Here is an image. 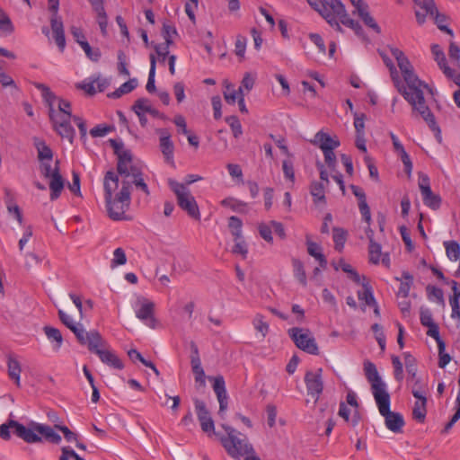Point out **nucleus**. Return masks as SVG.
<instances>
[{"instance_id":"51","label":"nucleus","mask_w":460,"mask_h":460,"mask_svg":"<svg viewBox=\"0 0 460 460\" xmlns=\"http://www.w3.org/2000/svg\"><path fill=\"white\" fill-rule=\"evenodd\" d=\"M242 226L243 222L239 217L232 216L228 218V227L234 238L242 236Z\"/></svg>"},{"instance_id":"55","label":"nucleus","mask_w":460,"mask_h":460,"mask_svg":"<svg viewBox=\"0 0 460 460\" xmlns=\"http://www.w3.org/2000/svg\"><path fill=\"white\" fill-rule=\"evenodd\" d=\"M226 121L230 126L234 137L238 138L243 134V128L239 119L236 116H229L226 118Z\"/></svg>"},{"instance_id":"3","label":"nucleus","mask_w":460,"mask_h":460,"mask_svg":"<svg viewBox=\"0 0 460 460\" xmlns=\"http://www.w3.org/2000/svg\"><path fill=\"white\" fill-rule=\"evenodd\" d=\"M58 110L54 109L53 115H50L49 119L57 133L72 144L75 131L70 123L72 118L71 103L64 99H58Z\"/></svg>"},{"instance_id":"11","label":"nucleus","mask_w":460,"mask_h":460,"mask_svg":"<svg viewBox=\"0 0 460 460\" xmlns=\"http://www.w3.org/2000/svg\"><path fill=\"white\" fill-rule=\"evenodd\" d=\"M411 394L416 398V402L412 409V418L419 423H423L427 415V398L426 391L421 386L420 379L416 380L412 387Z\"/></svg>"},{"instance_id":"50","label":"nucleus","mask_w":460,"mask_h":460,"mask_svg":"<svg viewBox=\"0 0 460 460\" xmlns=\"http://www.w3.org/2000/svg\"><path fill=\"white\" fill-rule=\"evenodd\" d=\"M155 66H156L155 57L153 54H151L150 55V70H149L147 84L146 86V91L148 93H153L155 91Z\"/></svg>"},{"instance_id":"2","label":"nucleus","mask_w":460,"mask_h":460,"mask_svg":"<svg viewBox=\"0 0 460 460\" xmlns=\"http://www.w3.org/2000/svg\"><path fill=\"white\" fill-rule=\"evenodd\" d=\"M321 16L336 31H342L341 23L352 29L356 34L362 32L361 25L351 19L347 13L344 4L341 1H335L329 9L323 8Z\"/></svg>"},{"instance_id":"15","label":"nucleus","mask_w":460,"mask_h":460,"mask_svg":"<svg viewBox=\"0 0 460 460\" xmlns=\"http://www.w3.org/2000/svg\"><path fill=\"white\" fill-rule=\"evenodd\" d=\"M208 379L213 382V390L219 402L218 415L224 419L225 412L228 405V396L226 389L225 379L222 376L215 377L209 376Z\"/></svg>"},{"instance_id":"30","label":"nucleus","mask_w":460,"mask_h":460,"mask_svg":"<svg viewBox=\"0 0 460 460\" xmlns=\"http://www.w3.org/2000/svg\"><path fill=\"white\" fill-rule=\"evenodd\" d=\"M35 429L40 435L54 444H59L61 441V437L49 426L36 423Z\"/></svg>"},{"instance_id":"38","label":"nucleus","mask_w":460,"mask_h":460,"mask_svg":"<svg viewBox=\"0 0 460 460\" xmlns=\"http://www.w3.org/2000/svg\"><path fill=\"white\" fill-rule=\"evenodd\" d=\"M444 246L450 261H456L460 259V244L456 241H446Z\"/></svg>"},{"instance_id":"60","label":"nucleus","mask_w":460,"mask_h":460,"mask_svg":"<svg viewBox=\"0 0 460 460\" xmlns=\"http://www.w3.org/2000/svg\"><path fill=\"white\" fill-rule=\"evenodd\" d=\"M127 262V256L122 248H117L113 252V259L111 260V267L124 265Z\"/></svg>"},{"instance_id":"61","label":"nucleus","mask_w":460,"mask_h":460,"mask_svg":"<svg viewBox=\"0 0 460 460\" xmlns=\"http://www.w3.org/2000/svg\"><path fill=\"white\" fill-rule=\"evenodd\" d=\"M234 242H235V243H234V246L233 247L232 252L234 253L241 254L243 259L246 258V255L248 253V249H247L246 243L243 239V236H241L239 238L235 237Z\"/></svg>"},{"instance_id":"19","label":"nucleus","mask_w":460,"mask_h":460,"mask_svg":"<svg viewBox=\"0 0 460 460\" xmlns=\"http://www.w3.org/2000/svg\"><path fill=\"white\" fill-rule=\"evenodd\" d=\"M10 425L13 429V433L22 438L27 443H39L42 438L35 429V424L32 428H27L24 425L15 421L10 420Z\"/></svg>"},{"instance_id":"62","label":"nucleus","mask_w":460,"mask_h":460,"mask_svg":"<svg viewBox=\"0 0 460 460\" xmlns=\"http://www.w3.org/2000/svg\"><path fill=\"white\" fill-rule=\"evenodd\" d=\"M365 119L366 115L364 113H355L354 114V127L356 129V135H365Z\"/></svg>"},{"instance_id":"23","label":"nucleus","mask_w":460,"mask_h":460,"mask_svg":"<svg viewBox=\"0 0 460 460\" xmlns=\"http://www.w3.org/2000/svg\"><path fill=\"white\" fill-rule=\"evenodd\" d=\"M402 76L407 84V87L404 86L407 89V93L414 94L418 91H422V87H428L427 84L419 79L414 70L402 74Z\"/></svg>"},{"instance_id":"47","label":"nucleus","mask_w":460,"mask_h":460,"mask_svg":"<svg viewBox=\"0 0 460 460\" xmlns=\"http://www.w3.org/2000/svg\"><path fill=\"white\" fill-rule=\"evenodd\" d=\"M252 325L254 329L261 334L262 338H265L269 332V323L264 320L261 314H256L252 320Z\"/></svg>"},{"instance_id":"8","label":"nucleus","mask_w":460,"mask_h":460,"mask_svg":"<svg viewBox=\"0 0 460 460\" xmlns=\"http://www.w3.org/2000/svg\"><path fill=\"white\" fill-rule=\"evenodd\" d=\"M288 335L300 349L312 355L319 354L315 339L308 329L293 327L288 330Z\"/></svg>"},{"instance_id":"33","label":"nucleus","mask_w":460,"mask_h":460,"mask_svg":"<svg viewBox=\"0 0 460 460\" xmlns=\"http://www.w3.org/2000/svg\"><path fill=\"white\" fill-rule=\"evenodd\" d=\"M396 280L401 281V285L399 287L398 295L406 298L409 296L411 288L413 283V277L408 271H403L402 274V279L395 278Z\"/></svg>"},{"instance_id":"34","label":"nucleus","mask_w":460,"mask_h":460,"mask_svg":"<svg viewBox=\"0 0 460 460\" xmlns=\"http://www.w3.org/2000/svg\"><path fill=\"white\" fill-rule=\"evenodd\" d=\"M44 333L50 342H55L54 349L58 350L63 343V337L60 331L52 326H45Z\"/></svg>"},{"instance_id":"24","label":"nucleus","mask_w":460,"mask_h":460,"mask_svg":"<svg viewBox=\"0 0 460 460\" xmlns=\"http://www.w3.org/2000/svg\"><path fill=\"white\" fill-rule=\"evenodd\" d=\"M373 230L369 229L367 232V237L369 239V246H368V253H369V261L373 264H378L380 262V258L382 255V248L381 245L376 243L373 239Z\"/></svg>"},{"instance_id":"7","label":"nucleus","mask_w":460,"mask_h":460,"mask_svg":"<svg viewBox=\"0 0 460 460\" xmlns=\"http://www.w3.org/2000/svg\"><path fill=\"white\" fill-rule=\"evenodd\" d=\"M379 412L385 417V427L394 433H402L404 420L401 413L391 411L390 394L376 400Z\"/></svg>"},{"instance_id":"17","label":"nucleus","mask_w":460,"mask_h":460,"mask_svg":"<svg viewBox=\"0 0 460 460\" xmlns=\"http://www.w3.org/2000/svg\"><path fill=\"white\" fill-rule=\"evenodd\" d=\"M139 308L136 316L152 329L155 328L156 320L154 316L155 304L145 297L138 298Z\"/></svg>"},{"instance_id":"42","label":"nucleus","mask_w":460,"mask_h":460,"mask_svg":"<svg viewBox=\"0 0 460 460\" xmlns=\"http://www.w3.org/2000/svg\"><path fill=\"white\" fill-rule=\"evenodd\" d=\"M431 52L434 57V59L436 60L438 66L442 71L448 67L445 53L438 44H433L431 46Z\"/></svg>"},{"instance_id":"27","label":"nucleus","mask_w":460,"mask_h":460,"mask_svg":"<svg viewBox=\"0 0 460 460\" xmlns=\"http://www.w3.org/2000/svg\"><path fill=\"white\" fill-rule=\"evenodd\" d=\"M133 110H138L139 111H143L144 113H149L150 115L157 118L164 119V114L160 113V111L155 108H153L150 104V102L146 98L137 99L133 107Z\"/></svg>"},{"instance_id":"64","label":"nucleus","mask_w":460,"mask_h":460,"mask_svg":"<svg viewBox=\"0 0 460 460\" xmlns=\"http://www.w3.org/2000/svg\"><path fill=\"white\" fill-rule=\"evenodd\" d=\"M448 55L450 59L454 61L456 66L460 65V48L454 41L450 42Z\"/></svg>"},{"instance_id":"48","label":"nucleus","mask_w":460,"mask_h":460,"mask_svg":"<svg viewBox=\"0 0 460 460\" xmlns=\"http://www.w3.org/2000/svg\"><path fill=\"white\" fill-rule=\"evenodd\" d=\"M403 358H404L405 368H406L408 375L412 379H415V381H416L418 378H416L417 364H416L415 358L413 356H411L409 352L404 353Z\"/></svg>"},{"instance_id":"18","label":"nucleus","mask_w":460,"mask_h":460,"mask_svg":"<svg viewBox=\"0 0 460 460\" xmlns=\"http://www.w3.org/2000/svg\"><path fill=\"white\" fill-rule=\"evenodd\" d=\"M156 133L159 134V146L160 150L164 157V160L167 164L171 165H174V145L171 139V135L164 128H160L156 130Z\"/></svg>"},{"instance_id":"22","label":"nucleus","mask_w":460,"mask_h":460,"mask_svg":"<svg viewBox=\"0 0 460 460\" xmlns=\"http://www.w3.org/2000/svg\"><path fill=\"white\" fill-rule=\"evenodd\" d=\"M312 143L318 146L322 151L329 150V148L335 149L340 146V141L338 139L331 137L327 133L323 131H319L315 134Z\"/></svg>"},{"instance_id":"52","label":"nucleus","mask_w":460,"mask_h":460,"mask_svg":"<svg viewBox=\"0 0 460 460\" xmlns=\"http://www.w3.org/2000/svg\"><path fill=\"white\" fill-rule=\"evenodd\" d=\"M381 56H382L384 63L390 70L391 77L394 83V85L396 86V88H399L402 84L399 79L398 72H397L393 61L391 60V58H389L386 55H384L383 53H381Z\"/></svg>"},{"instance_id":"20","label":"nucleus","mask_w":460,"mask_h":460,"mask_svg":"<svg viewBox=\"0 0 460 460\" xmlns=\"http://www.w3.org/2000/svg\"><path fill=\"white\" fill-rule=\"evenodd\" d=\"M419 9L415 10L416 20L419 24H423L426 21V16L429 14L434 15L437 12V6L434 0H413Z\"/></svg>"},{"instance_id":"59","label":"nucleus","mask_w":460,"mask_h":460,"mask_svg":"<svg viewBox=\"0 0 460 460\" xmlns=\"http://www.w3.org/2000/svg\"><path fill=\"white\" fill-rule=\"evenodd\" d=\"M438 367L440 368H444L450 362L451 357L448 353L445 352V349H446L445 342H439V346H438Z\"/></svg>"},{"instance_id":"44","label":"nucleus","mask_w":460,"mask_h":460,"mask_svg":"<svg viewBox=\"0 0 460 460\" xmlns=\"http://www.w3.org/2000/svg\"><path fill=\"white\" fill-rule=\"evenodd\" d=\"M358 13L367 26L372 28L377 33H379L381 31L380 27L378 26V24L376 22L374 18L368 13L367 5L364 8L359 9Z\"/></svg>"},{"instance_id":"37","label":"nucleus","mask_w":460,"mask_h":460,"mask_svg":"<svg viewBox=\"0 0 460 460\" xmlns=\"http://www.w3.org/2000/svg\"><path fill=\"white\" fill-rule=\"evenodd\" d=\"M137 85V79H130L128 82L122 84L117 90H115L113 93H109L108 96L111 98H119L123 94L128 93L132 92Z\"/></svg>"},{"instance_id":"28","label":"nucleus","mask_w":460,"mask_h":460,"mask_svg":"<svg viewBox=\"0 0 460 460\" xmlns=\"http://www.w3.org/2000/svg\"><path fill=\"white\" fill-rule=\"evenodd\" d=\"M306 245L308 253L312 257L315 258V260L319 262L322 268L325 269L327 266V260L322 252L321 246L318 243L308 239L306 241Z\"/></svg>"},{"instance_id":"57","label":"nucleus","mask_w":460,"mask_h":460,"mask_svg":"<svg viewBox=\"0 0 460 460\" xmlns=\"http://www.w3.org/2000/svg\"><path fill=\"white\" fill-rule=\"evenodd\" d=\"M339 268H341L344 272L349 274L350 279L354 282L358 284L360 283V276L358 275V273L356 270H354L351 265L347 263L344 260H341L339 262V267H335L336 270H338Z\"/></svg>"},{"instance_id":"26","label":"nucleus","mask_w":460,"mask_h":460,"mask_svg":"<svg viewBox=\"0 0 460 460\" xmlns=\"http://www.w3.org/2000/svg\"><path fill=\"white\" fill-rule=\"evenodd\" d=\"M8 376L14 380L16 385H21L20 375L22 372L21 365L15 357L9 355L7 358Z\"/></svg>"},{"instance_id":"5","label":"nucleus","mask_w":460,"mask_h":460,"mask_svg":"<svg viewBox=\"0 0 460 460\" xmlns=\"http://www.w3.org/2000/svg\"><path fill=\"white\" fill-rule=\"evenodd\" d=\"M397 90L402 93L403 98L411 105L413 112H418L421 118L427 122L429 128L439 138L441 130L437 124L434 114L426 105L423 91H418L414 94L407 93V89L402 84Z\"/></svg>"},{"instance_id":"25","label":"nucleus","mask_w":460,"mask_h":460,"mask_svg":"<svg viewBox=\"0 0 460 460\" xmlns=\"http://www.w3.org/2000/svg\"><path fill=\"white\" fill-rule=\"evenodd\" d=\"M35 85L41 92L42 98L49 108V115H53L55 102L58 100L57 96L47 85L43 84H36Z\"/></svg>"},{"instance_id":"12","label":"nucleus","mask_w":460,"mask_h":460,"mask_svg":"<svg viewBox=\"0 0 460 460\" xmlns=\"http://www.w3.org/2000/svg\"><path fill=\"white\" fill-rule=\"evenodd\" d=\"M69 330L75 334L77 341L81 345L87 346L90 351L95 348L97 344H102V335L98 331L92 330L86 332L81 323L69 326Z\"/></svg>"},{"instance_id":"53","label":"nucleus","mask_w":460,"mask_h":460,"mask_svg":"<svg viewBox=\"0 0 460 460\" xmlns=\"http://www.w3.org/2000/svg\"><path fill=\"white\" fill-rule=\"evenodd\" d=\"M221 205L223 207L231 208L233 211H235V212H243L244 208L246 207L245 203H243L240 200H237L234 198L224 199L221 201Z\"/></svg>"},{"instance_id":"31","label":"nucleus","mask_w":460,"mask_h":460,"mask_svg":"<svg viewBox=\"0 0 460 460\" xmlns=\"http://www.w3.org/2000/svg\"><path fill=\"white\" fill-rule=\"evenodd\" d=\"M35 429L40 435L54 444H59L61 441V437L49 426L36 423Z\"/></svg>"},{"instance_id":"49","label":"nucleus","mask_w":460,"mask_h":460,"mask_svg":"<svg viewBox=\"0 0 460 460\" xmlns=\"http://www.w3.org/2000/svg\"><path fill=\"white\" fill-rule=\"evenodd\" d=\"M333 242L335 244V249L341 252L346 242L347 232L343 228L334 227L333 228Z\"/></svg>"},{"instance_id":"21","label":"nucleus","mask_w":460,"mask_h":460,"mask_svg":"<svg viewBox=\"0 0 460 460\" xmlns=\"http://www.w3.org/2000/svg\"><path fill=\"white\" fill-rule=\"evenodd\" d=\"M49 190H50V199L55 200L59 198L64 189L65 181L62 175L59 172V161L57 160L54 166V174L49 178Z\"/></svg>"},{"instance_id":"46","label":"nucleus","mask_w":460,"mask_h":460,"mask_svg":"<svg viewBox=\"0 0 460 460\" xmlns=\"http://www.w3.org/2000/svg\"><path fill=\"white\" fill-rule=\"evenodd\" d=\"M5 193H6V207H7V210H8L9 214L13 215L17 219V221L20 224H22V215L19 206L13 203V200L10 197L9 190H5Z\"/></svg>"},{"instance_id":"32","label":"nucleus","mask_w":460,"mask_h":460,"mask_svg":"<svg viewBox=\"0 0 460 460\" xmlns=\"http://www.w3.org/2000/svg\"><path fill=\"white\" fill-rule=\"evenodd\" d=\"M35 147L38 151V158L40 162L49 161L52 162L53 159V152L49 146L43 140L39 138H35L34 140Z\"/></svg>"},{"instance_id":"45","label":"nucleus","mask_w":460,"mask_h":460,"mask_svg":"<svg viewBox=\"0 0 460 460\" xmlns=\"http://www.w3.org/2000/svg\"><path fill=\"white\" fill-rule=\"evenodd\" d=\"M241 94H243L242 87H239L238 90H235L232 84L226 85L224 97L228 104H234Z\"/></svg>"},{"instance_id":"41","label":"nucleus","mask_w":460,"mask_h":460,"mask_svg":"<svg viewBox=\"0 0 460 460\" xmlns=\"http://www.w3.org/2000/svg\"><path fill=\"white\" fill-rule=\"evenodd\" d=\"M292 265L294 270V275L296 279L299 281V283L305 287L307 284L306 281V274L304 269L303 262L298 259H293L292 260Z\"/></svg>"},{"instance_id":"35","label":"nucleus","mask_w":460,"mask_h":460,"mask_svg":"<svg viewBox=\"0 0 460 460\" xmlns=\"http://www.w3.org/2000/svg\"><path fill=\"white\" fill-rule=\"evenodd\" d=\"M190 365L195 376L197 388H204L206 386V375L201 366V361L194 360L190 362Z\"/></svg>"},{"instance_id":"4","label":"nucleus","mask_w":460,"mask_h":460,"mask_svg":"<svg viewBox=\"0 0 460 460\" xmlns=\"http://www.w3.org/2000/svg\"><path fill=\"white\" fill-rule=\"evenodd\" d=\"M221 427L227 436H221L220 441L231 457L239 459L241 456H246L253 453L252 446L248 443L245 437L239 438L237 435H240V433L227 424L223 423Z\"/></svg>"},{"instance_id":"13","label":"nucleus","mask_w":460,"mask_h":460,"mask_svg":"<svg viewBox=\"0 0 460 460\" xmlns=\"http://www.w3.org/2000/svg\"><path fill=\"white\" fill-rule=\"evenodd\" d=\"M91 352L98 355L101 361L115 369H122L124 367L123 362L117 356V354L109 349L107 341L102 337V344H97Z\"/></svg>"},{"instance_id":"14","label":"nucleus","mask_w":460,"mask_h":460,"mask_svg":"<svg viewBox=\"0 0 460 460\" xmlns=\"http://www.w3.org/2000/svg\"><path fill=\"white\" fill-rule=\"evenodd\" d=\"M195 411L198 417V420L200 424V428L202 431L206 433H213L217 436L218 434L215 433V424L214 420L210 416V412L206 407V404L203 401L199 399H194Z\"/></svg>"},{"instance_id":"54","label":"nucleus","mask_w":460,"mask_h":460,"mask_svg":"<svg viewBox=\"0 0 460 460\" xmlns=\"http://www.w3.org/2000/svg\"><path fill=\"white\" fill-rule=\"evenodd\" d=\"M426 291H427V296H428V298L429 300H432V298H436L437 301L444 305H445V301H444V294H443V291L441 288H437L435 286H432V285H428L427 288H426Z\"/></svg>"},{"instance_id":"1","label":"nucleus","mask_w":460,"mask_h":460,"mask_svg":"<svg viewBox=\"0 0 460 460\" xmlns=\"http://www.w3.org/2000/svg\"><path fill=\"white\" fill-rule=\"evenodd\" d=\"M118 187L119 176L108 171L103 179L104 198L109 217L113 220L122 219L130 204V182L123 180L120 190L113 197Z\"/></svg>"},{"instance_id":"6","label":"nucleus","mask_w":460,"mask_h":460,"mask_svg":"<svg viewBox=\"0 0 460 460\" xmlns=\"http://www.w3.org/2000/svg\"><path fill=\"white\" fill-rule=\"evenodd\" d=\"M168 185L177 199L178 206L185 211L191 218L200 220V212L195 198L190 190L173 179H168Z\"/></svg>"},{"instance_id":"43","label":"nucleus","mask_w":460,"mask_h":460,"mask_svg":"<svg viewBox=\"0 0 460 460\" xmlns=\"http://www.w3.org/2000/svg\"><path fill=\"white\" fill-rule=\"evenodd\" d=\"M13 31L14 28L11 19L2 9H0V36L9 35L13 33Z\"/></svg>"},{"instance_id":"39","label":"nucleus","mask_w":460,"mask_h":460,"mask_svg":"<svg viewBox=\"0 0 460 460\" xmlns=\"http://www.w3.org/2000/svg\"><path fill=\"white\" fill-rule=\"evenodd\" d=\"M423 203L431 209H438L441 205V198L432 192L431 189L429 190V193L421 192Z\"/></svg>"},{"instance_id":"58","label":"nucleus","mask_w":460,"mask_h":460,"mask_svg":"<svg viewBox=\"0 0 460 460\" xmlns=\"http://www.w3.org/2000/svg\"><path fill=\"white\" fill-rule=\"evenodd\" d=\"M432 17H434L435 23L440 31L447 32L450 36L454 35L453 31L445 24L447 21V16L445 14L439 13L437 10Z\"/></svg>"},{"instance_id":"29","label":"nucleus","mask_w":460,"mask_h":460,"mask_svg":"<svg viewBox=\"0 0 460 460\" xmlns=\"http://www.w3.org/2000/svg\"><path fill=\"white\" fill-rule=\"evenodd\" d=\"M325 185L323 182L313 181L310 187V193L313 197L314 202L315 204L318 203H326L325 198Z\"/></svg>"},{"instance_id":"10","label":"nucleus","mask_w":460,"mask_h":460,"mask_svg":"<svg viewBox=\"0 0 460 460\" xmlns=\"http://www.w3.org/2000/svg\"><path fill=\"white\" fill-rule=\"evenodd\" d=\"M364 372L367 380L371 385V390L375 401L389 394V393L386 391V385L381 379V376H379L376 367L374 363L369 360H365Z\"/></svg>"},{"instance_id":"56","label":"nucleus","mask_w":460,"mask_h":460,"mask_svg":"<svg viewBox=\"0 0 460 460\" xmlns=\"http://www.w3.org/2000/svg\"><path fill=\"white\" fill-rule=\"evenodd\" d=\"M81 48L84 49L86 57L92 61L97 62L101 58V51L99 49H92L88 41L80 42Z\"/></svg>"},{"instance_id":"63","label":"nucleus","mask_w":460,"mask_h":460,"mask_svg":"<svg viewBox=\"0 0 460 460\" xmlns=\"http://www.w3.org/2000/svg\"><path fill=\"white\" fill-rule=\"evenodd\" d=\"M246 42L247 39L242 35H238L236 37L235 44H234V52L236 56L240 58L244 57L245 49H246Z\"/></svg>"},{"instance_id":"16","label":"nucleus","mask_w":460,"mask_h":460,"mask_svg":"<svg viewBox=\"0 0 460 460\" xmlns=\"http://www.w3.org/2000/svg\"><path fill=\"white\" fill-rule=\"evenodd\" d=\"M322 368H317L315 372L307 371L305 376V383L309 395L315 396L316 400L323 390L322 378Z\"/></svg>"},{"instance_id":"36","label":"nucleus","mask_w":460,"mask_h":460,"mask_svg":"<svg viewBox=\"0 0 460 460\" xmlns=\"http://www.w3.org/2000/svg\"><path fill=\"white\" fill-rule=\"evenodd\" d=\"M132 181L128 179L130 186L134 184L136 188L140 189L146 195H149V189L147 184L144 181L142 172L138 168H132Z\"/></svg>"},{"instance_id":"9","label":"nucleus","mask_w":460,"mask_h":460,"mask_svg":"<svg viewBox=\"0 0 460 460\" xmlns=\"http://www.w3.org/2000/svg\"><path fill=\"white\" fill-rule=\"evenodd\" d=\"M48 2L49 10L52 13L50 17V26L53 38L59 50L63 52L66 48V38L63 22L61 17L58 15L59 0H48Z\"/></svg>"},{"instance_id":"40","label":"nucleus","mask_w":460,"mask_h":460,"mask_svg":"<svg viewBox=\"0 0 460 460\" xmlns=\"http://www.w3.org/2000/svg\"><path fill=\"white\" fill-rule=\"evenodd\" d=\"M363 290L358 291V297L360 301H364L367 305H376V299L373 295L372 288L368 283H363Z\"/></svg>"}]
</instances>
